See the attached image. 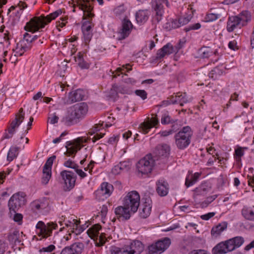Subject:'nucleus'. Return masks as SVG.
Listing matches in <instances>:
<instances>
[{
  "instance_id": "obj_1",
  "label": "nucleus",
  "mask_w": 254,
  "mask_h": 254,
  "mask_svg": "<svg viewBox=\"0 0 254 254\" xmlns=\"http://www.w3.org/2000/svg\"><path fill=\"white\" fill-rule=\"evenodd\" d=\"M88 111V107L86 103L76 104L68 108L61 122L66 126L76 125L84 119Z\"/></svg>"
},
{
  "instance_id": "obj_2",
  "label": "nucleus",
  "mask_w": 254,
  "mask_h": 254,
  "mask_svg": "<svg viewBox=\"0 0 254 254\" xmlns=\"http://www.w3.org/2000/svg\"><path fill=\"white\" fill-rule=\"evenodd\" d=\"M61 13L62 10L59 9L46 16L41 15L40 17L33 18L27 23L26 30L35 32L39 29L44 28L46 24L55 19Z\"/></svg>"
},
{
  "instance_id": "obj_3",
  "label": "nucleus",
  "mask_w": 254,
  "mask_h": 254,
  "mask_svg": "<svg viewBox=\"0 0 254 254\" xmlns=\"http://www.w3.org/2000/svg\"><path fill=\"white\" fill-rule=\"evenodd\" d=\"M193 130L190 126L184 127L175 135V143L180 149H184L190 143Z\"/></svg>"
},
{
  "instance_id": "obj_4",
  "label": "nucleus",
  "mask_w": 254,
  "mask_h": 254,
  "mask_svg": "<svg viewBox=\"0 0 254 254\" xmlns=\"http://www.w3.org/2000/svg\"><path fill=\"white\" fill-rule=\"evenodd\" d=\"M157 161V159L151 154H147L138 161L136 164V168L142 174H148L152 172Z\"/></svg>"
},
{
  "instance_id": "obj_5",
  "label": "nucleus",
  "mask_w": 254,
  "mask_h": 254,
  "mask_svg": "<svg viewBox=\"0 0 254 254\" xmlns=\"http://www.w3.org/2000/svg\"><path fill=\"white\" fill-rule=\"evenodd\" d=\"M140 195L135 190L128 192L123 200V205L129 208L132 212L135 213L139 206Z\"/></svg>"
},
{
  "instance_id": "obj_6",
  "label": "nucleus",
  "mask_w": 254,
  "mask_h": 254,
  "mask_svg": "<svg viewBox=\"0 0 254 254\" xmlns=\"http://www.w3.org/2000/svg\"><path fill=\"white\" fill-rule=\"evenodd\" d=\"M34 41V38L32 35L25 33L23 35V39L17 44L16 47L13 51L14 57H20L25 52L29 50L32 47V43Z\"/></svg>"
},
{
  "instance_id": "obj_7",
  "label": "nucleus",
  "mask_w": 254,
  "mask_h": 254,
  "mask_svg": "<svg viewBox=\"0 0 254 254\" xmlns=\"http://www.w3.org/2000/svg\"><path fill=\"white\" fill-rule=\"evenodd\" d=\"M26 195L23 192H18L13 194L10 198L8 206L10 211L15 213L20 208L25 205Z\"/></svg>"
},
{
  "instance_id": "obj_8",
  "label": "nucleus",
  "mask_w": 254,
  "mask_h": 254,
  "mask_svg": "<svg viewBox=\"0 0 254 254\" xmlns=\"http://www.w3.org/2000/svg\"><path fill=\"white\" fill-rule=\"evenodd\" d=\"M88 138L84 137H78L72 141H68L66 143L65 147L66 151L64 153L65 155L69 156L75 155L76 152L79 150L82 147L83 143L87 142Z\"/></svg>"
},
{
  "instance_id": "obj_9",
  "label": "nucleus",
  "mask_w": 254,
  "mask_h": 254,
  "mask_svg": "<svg viewBox=\"0 0 254 254\" xmlns=\"http://www.w3.org/2000/svg\"><path fill=\"white\" fill-rule=\"evenodd\" d=\"M24 114L23 109L20 108L19 110V113L16 114L15 119L11 122L10 127L8 128L7 132L5 133L4 138L8 139L12 137L13 135L15 132L16 128H17L23 121Z\"/></svg>"
},
{
  "instance_id": "obj_10",
  "label": "nucleus",
  "mask_w": 254,
  "mask_h": 254,
  "mask_svg": "<svg viewBox=\"0 0 254 254\" xmlns=\"http://www.w3.org/2000/svg\"><path fill=\"white\" fill-rule=\"evenodd\" d=\"M57 227V224L53 222H49L45 224L41 221H39L36 226L37 234L43 238H47L51 236L53 230L56 229Z\"/></svg>"
},
{
  "instance_id": "obj_11",
  "label": "nucleus",
  "mask_w": 254,
  "mask_h": 254,
  "mask_svg": "<svg viewBox=\"0 0 254 254\" xmlns=\"http://www.w3.org/2000/svg\"><path fill=\"white\" fill-rule=\"evenodd\" d=\"M170 244L171 240L168 238L159 240L148 246V253L149 254H161L169 247Z\"/></svg>"
},
{
  "instance_id": "obj_12",
  "label": "nucleus",
  "mask_w": 254,
  "mask_h": 254,
  "mask_svg": "<svg viewBox=\"0 0 254 254\" xmlns=\"http://www.w3.org/2000/svg\"><path fill=\"white\" fill-rule=\"evenodd\" d=\"M31 209L36 213L45 214L49 210V200L44 198L33 201L31 203Z\"/></svg>"
},
{
  "instance_id": "obj_13",
  "label": "nucleus",
  "mask_w": 254,
  "mask_h": 254,
  "mask_svg": "<svg viewBox=\"0 0 254 254\" xmlns=\"http://www.w3.org/2000/svg\"><path fill=\"white\" fill-rule=\"evenodd\" d=\"M170 152V146L166 144L158 145L154 151L156 159L158 161L159 159L162 160V162L164 163L166 158L169 156Z\"/></svg>"
},
{
  "instance_id": "obj_14",
  "label": "nucleus",
  "mask_w": 254,
  "mask_h": 254,
  "mask_svg": "<svg viewBox=\"0 0 254 254\" xmlns=\"http://www.w3.org/2000/svg\"><path fill=\"white\" fill-rule=\"evenodd\" d=\"M139 215L142 218H146L150 214L152 209V201L149 197L143 198L139 204Z\"/></svg>"
},
{
  "instance_id": "obj_15",
  "label": "nucleus",
  "mask_w": 254,
  "mask_h": 254,
  "mask_svg": "<svg viewBox=\"0 0 254 254\" xmlns=\"http://www.w3.org/2000/svg\"><path fill=\"white\" fill-rule=\"evenodd\" d=\"M61 176L67 189L69 190L75 186L76 176L71 171L64 170L61 172Z\"/></svg>"
},
{
  "instance_id": "obj_16",
  "label": "nucleus",
  "mask_w": 254,
  "mask_h": 254,
  "mask_svg": "<svg viewBox=\"0 0 254 254\" xmlns=\"http://www.w3.org/2000/svg\"><path fill=\"white\" fill-rule=\"evenodd\" d=\"M128 254H140L144 250L143 244L139 240H132L125 244Z\"/></svg>"
},
{
  "instance_id": "obj_17",
  "label": "nucleus",
  "mask_w": 254,
  "mask_h": 254,
  "mask_svg": "<svg viewBox=\"0 0 254 254\" xmlns=\"http://www.w3.org/2000/svg\"><path fill=\"white\" fill-rule=\"evenodd\" d=\"M229 240L218 244L212 249L213 254H225L234 250Z\"/></svg>"
},
{
  "instance_id": "obj_18",
  "label": "nucleus",
  "mask_w": 254,
  "mask_h": 254,
  "mask_svg": "<svg viewBox=\"0 0 254 254\" xmlns=\"http://www.w3.org/2000/svg\"><path fill=\"white\" fill-rule=\"evenodd\" d=\"M180 48L174 47L170 43H167L161 49H159L156 54V60H159L164 58L167 55H169L178 51Z\"/></svg>"
},
{
  "instance_id": "obj_19",
  "label": "nucleus",
  "mask_w": 254,
  "mask_h": 254,
  "mask_svg": "<svg viewBox=\"0 0 254 254\" xmlns=\"http://www.w3.org/2000/svg\"><path fill=\"white\" fill-rule=\"evenodd\" d=\"M114 190L113 185L107 182H104L101 184L100 188L96 191L97 196H102L104 199L109 197L112 193Z\"/></svg>"
},
{
  "instance_id": "obj_20",
  "label": "nucleus",
  "mask_w": 254,
  "mask_h": 254,
  "mask_svg": "<svg viewBox=\"0 0 254 254\" xmlns=\"http://www.w3.org/2000/svg\"><path fill=\"white\" fill-rule=\"evenodd\" d=\"M84 248V246L82 243H75L70 247H65L60 254H81Z\"/></svg>"
},
{
  "instance_id": "obj_21",
  "label": "nucleus",
  "mask_w": 254,
  "mask_h": 254,
  "mask_svg": "<svg viewBox=\"0 0 254 254\" xmlns=\"http://www.w3.org/2000/svg\"><path fill=\"white\" fill-rule=\"evenodd\" d=\"M132 26L131 22L129 20L124 19L122 28L118 33L119 39L123 40L128 37L131 31Z\"/></svg>"
},
{
  "instance_id": "obj_22",
  "label": "nucleus",
  "mask_w": 254,
  "mask_h": 254,
  "mask_svg": "<svg viewBox=\"0 0 254 254\" xmlns=\"http://www.w3.org/2000/svg\"><path fill=\"white\" fill-rule=\"evenodd\" d=\"M159 121L156 117H152L148 121L143 122L140 125L139 132L143 134H146L152 127H156Z\"/></svg>"
},
{
  "instance_id": "obj_23",
  "label": "nucleus",
  "mask_w": 254,
  "mask_h": 254,
  "mask_svg": "<svg viewBox=\"0 0 254 254\" xmlns=\"http://www.w3.org/2000/svg\"><path fill=\"white\" fill-rule=\"evenodd\" d=\"M191 101V98H189L186 93L178 92L172 96V104H179L181 106Z\"/></svg>"
},
{
  "instance_id": "obj_24",
  "label": "nucleus",
  "mask_w": 254,
  "mask_h": 254,
  "mask_svg": "<svg viewBox=\"0 0 254 254\" xmlns=\"http://www.w3.org/2000/svg\"><path fill=\"white\" fill-rule=\"evenodd\" d=\"M116 216L118 218H122L125 220H128L130 218L132 211L127 207L123 206L117 207L114 210Z\"/></svg>"
},
{
  "instance_id": "obj_25",
  "label": "nucleus",
  "mask_w": 254,
  "mask_h": 254,
  "mask_svg": "<svg viewBox=\"0 0 254 254\" xmlns=\"http://www.w3.org/2000/svg\"><path fill=\"white\" fill-rule=\"evenodd\" d=\"M242 24L236 16H229L227 22L226 29L228 32H233L236 28H241Z\"/></svg>"
},
{
  "instance_id": "obj_26",
  "label": "nucleus",
  "mask_w": 254,
  "mask_h": 254,
  "mask_svg": "<svg viewBox=\"0 0 254 254\" xmlns=\"http://www.w3.org/2000/svg\"><path fill=\"white\" fill-rule=\"evenodd\" d=\"M156 186V190L160 196H164L168 194L169 187L168 183L166 181L160 180L157 182Z\"/></svg>"
},
{
  "instance_id": "obj_27",
  "label": "nucleus",
  "mask_w": 254,
  "mask_h": 254,
  "mask_svg": "<svg viewBox=\"0 0 254 254\" xmlns=\"http://www.w3.org/2000/svg\"><path fill=\"white\" fill-rule=\"evenodd\" d=\"M85 96V91L81 89L72 91L69 93V100L72 103L83 100Z\"/></svg>"
},
{
  "instance_id": "obj_28",
  "label": "nucleus",
  "mask_w": 254,
  "mask_h": 254,
  "mask_svg": "<svg viewBox=\"0 0 254 254\" xmlns=\"http://www.w3.org/2000/svg\"><path fill=\"white\" fill-rule=\"evenodd\" d=\"M150 12L145 10H139L135 13V19L138 24L141 25L145 23L148 19Z\"/></svg>"
},
{
  "instance_id": "obj_29",
  "label": "nucleus",
  "mask_w": 254,
  "mask_h": 254,
  "mask_svg": "<svg viewBox=\"0 0 254 254\" xmlns=\"http://www.w3.org/2000/svg\"><path fill=\"white\" fill-rule=\"evenodd\" d=\"M154 10L155 13L154 18L157 20V22H159L161 20L164 12L163 5H162L159 0L156 2L155 5L154 6Z\"/></svg>"
},
{
  "instance_id": "obj_30",
  "label": "nucleus",
  "mask_w": 254,
  "mask_h": 254,
  "mask_svg": "<svg viewBox=\"0 0 254 254\" xmlns=\"http://www.w3.org/2000/svg\"><path fill=\"white\" fill-rule=\"evenodd\" d=\"M227 225L226 222L223 221L216 226L213 227L211 231L212 236L216 238L218 237L222 232L227 229Z\"/></svg>"
},
{
  "instance_id": "obj_31",
  "label": "nucleus",
  "mask_w": 254,
  "mask_h": 254,
  "mask_svg": "<svg viewBox=\"0 0 254 254\" xmlns=\"http://www.w3.org/2000/svg\"><path fill=\"white\" fill-rule=\"evenodd\" d=\"M200 176L199 173H195L194 174H191L187 176L186 179L185 185L188 188L193 185L196 183Z\"/></svg>"
},
{
  "instance_id": "obj_32",
  "label": "nucleus",
  "mask_w": 254,
  "mask_h": 254,
  "mask_svg": "<svg viewBox=\"0 0 254 254\" xmlns=\"http://www.w3.org/2000/svg\"><path fill=\"white\" fill-rule=\"evenodd\" d=\"M240 19L242 26L245 25L246 23L251 19V15L249 11L245 10L242 11L239 14L236 16Z\"/></svg>"
},
{
  "instance_id": "obj_33",
  "label": "nucleus",
  "mask_w": 254,
  "mask_h": 254,
  "mask_svg": "<svg viewBox=\"0 0 254 254\" xmlns=\"http://www.w3.org/2000/svg\"><path fill=\"white\" fill-rule=\"evenodd\" d=\"M101 229V227L99 224H95L90 227L87 231V235L91 238H98L100 234L99 231Z\"/></svg>"
},
{
  "instance_id": "obj_34",
  "label": "nucleus",
  "mask_w": 254,
  "mask_h": 254,
  "mask_svg": "<svg viewBox=\"0 0 254 254\" xmlns=\"http://www.w3.org/2000/svg\"><path fill=\"white\" fill-rule=\"evenodd\" d=\"M111 254H128L125 244L121 247L112 246L110 248Z\"/></svg>"
},
{
  "instance_id": "obj_35",
  "label": "nucleus",
  "mask_w": 254,
  "mask_h": 254,
  "mask_svg": "<svg viewBox=\"0 0 254 254\" xmlns=\"http://www.w3.org/2000/svg\"><path fill=\"white\" fill-rule=\"evenodd\" d=\"M19 149L18 147L15 146H12L10 148L7 155V161L10 162L17 157L19 153Z\"/></svg>"
},
{
  "instance_id": "obj_36",
  "label": "nucleus",
  "mask_w": 254,
  "mask_h": 254,
  "mask_svg": "<svg viewBox=\"0 0 254 254\" xmlns=\"http://www.w3.org/2000/svg\"><path fill=\"white\" fill-rule=\"evenodd\" d=\"M242 214L247 220L254 221V211L250 207H244Z\"/></svg>"
},
{
  "instance_id": "obj_37",
  "label": "nucleus",
  "mask_w": 254,
  "mask_h": 254,
  "mask_svg": "<svg viewBox=\"0 0 254 254\" xmlns=\"http://www.w3.org/2000/svg\"><path fill=\"white\" fill-rule=\"evenodd\" d=\"M224 72V68L222 66H217L211 70L209 73V76L213 79H217L219 76L222 75Z\"/></svg>"
},
{
  "instance_id": "obj_38",
  "label": "nucleus",
  "mask_w": 254,
  "mask_h": 254,
  "mask_svg": "<svg viewBox=\"0 0 254 254\" xmlns=\"http://www.w3.org/2000/svg\"><path fill=\"white\" fill-rule=\"evenodd\" d=\"M229 241H230V243L232 246V247H234L235 250L243 245L244 242V239L242 237L237 236L229 239Z\"/></svg>"
},
{
  "instance_id": "obj_39",
  "label": "nucleus",
  "mask_w": 254,
  "mask_h": 254,
  "mask_svg": "<svg viewBox=\"0 0 254 254\" xmlns=\"http://www.w3.org/2000/svg\"><path fill=\"white\" fill-rule=\"evenodd\" d=\"M19 232L17 230H14L8 235V240L12 243H19L20 242V240H19Z\"/></svg>"
},
{
  "instance_id": "obj_40",
  "label": "nucleus",
  "mask_w": 254,
  "mask_h": 254,
  "mask_svg": "<svg viewBox=\"0 0 254 254\" xmlns=\"http://www.w3.org/2000/svg\"><path fill=\"white\" fill-rule=\"evenodd\" d=\"M80 223V221L71 218L70 220H66L64 224L67 227H69V229L71 231L72 230H74L75 227H77Z\"/></svg>"
},
{
  "instance_id": "obj_41",
  "label": "nucleus",
  "mask_w": 254,
  "mask_h": 254,
  "mask_svg": "<svg viewBox=\"0 0 254 254\" xmlns=\"http://www.w3.org/2000/svg\"><path fill=\"white\" fill-rule=\"evenodd\" d=\"M177 120L173 119L167 114H164L162 115L161 122L163 125L171 124L172 126L174 124H177L176 122Z\"/></svg>"
},
{
  "instance_id": "obj_42",
  "label": "nucleus",
  "mask_w": 254,
  "mask_h": 254,
  "mask_svg": "<svg viewBox=\"0 0 254 254\" xmlns=\"http://www.w3.org/2000/svg\"><path fill=\"white\" fill-rule=\"evenodd\" d=\"M52 171L44 170L43 169V175L41 178V183L43 185H47L51 178Z\"/></svg>"
},
{
  "instance_id": "obj_43",
  "label": "nucleus",
  "mask_w": 254,
  "mask_h": 254,
  "mask_svg": "<svg viewBox=\"0 0 254 254\" xmlns=\"http://www.w3.org/2000/svg\"><path fill=\"white\" fill-rule=\"evenodd\" d=\"M221 16V14L220 13L217 11H214L213 12L208 13L206 15L205 19L207 22H212L218 19Z\"/></svg>"
},
{
  "instance_id": "obj_44",
  "label": "nucleus",
  "mask_w": 254,
  "mask_h": 254,
  "mask_svg": "<svg viewBox=\"0 0 254 254\" xmlns=\"http://www.w3.org/2000/svg\"><path fill=\"white\" fill-rule=\"evenodd\" d=\"M110 125H108L107 123L104 122L101 124H96L90 131L89 133L91 135L95 134L97 131H99L101 129L104 127H108Z\"/></svg>"
},
{
  "instance_id": "obj_45",
  "label": "nucleus",
  "mask_w": 254,
  "mask_h": 254,
  "mask_svg": "<svg viewBox=\"0 0 254 254\" xmlns=\"http://www.w3.org/2000/svg\"><path fill=\"white\" fill-rule=\"evenodd\" d=\"M17 7H18V9L16 12L15 16L17 17H19L21 16L23 10L27 7V5L25 2L19 1L17 4Z\"/></svg>"
},
{
  "instance_id": "obj_46",
  "label": "nucleus",
  "mask_w": 254,
  "mask_h": 254,
  "mask_svg": "<svg viewBox=\"0 0 254 254\" xmlns=\"http://www.w3.org/2000/svg\"><path fill=\"white\" fill-rule=\"evenodd\" d=\"M199 53L202 58H207L212 55V52L209 48L204 47L199 50Z\"/></svg>"
},
{
  "instance_id": "obj_47",
  "label": "nucleus",
  "mask_w": 254,
  "mask_h": 254,
  "mask_svg": "<svg viewBox=\"0 0 254 254\" xmlns=\"http://www.w3.org/2000/svg\"><path fill=\"white\" fill-rule=\"evenodd\" d=\"M178 124L173 125L171 127V129L168 130H164L160 131L159 133L162 136H167L173 133L178 129Z\"/></svg>"
},
{
  "instance_id": "obj_48",
  "label": "nucleus",
  "mask_w": 254,
  "mask_h": 254,
  "mask_svg": "<svg viewBox=\"0 0 254 254\" xmlns=\"http://www.w3.org/2000/svg\"><path fill=\"white\" fill-rule=\"evenodd\" d=\"M56 159V156L53 155L49 157L45 164L43 169L44 170L51 171L54 160Z\"/></svg>"
},
{
  "instance_id": "obj_49",
  "label": "nucleus",
  "mask_w": 254,
  "mask_h": 254,
  "mask_svg": "<svg viewBox=\"0 0 254 254\" xmlns=\"http://www.w3.org/2000/svg\"><path fill=\"white\" fill-rule=\"evenodd\" d=\"M112 91H115L116 92V93L118 94L119 93L122 94H127L128 93V90L123 86H118L116 85L113 86V88L111 90Z\"/></svg>"
},
{
  "instance_id": "obj_50",
  "label": "nucleus",
  "mask_w": 254,
  "mask_h": 254,
  "mask_svg": "<svg viewBox=\"0 0 254 254\" xmlns=\"http://www.w3.org/2000/svg\"><path fill=\"white\" fill-rule=\"evenodd\" d=\"M209 188L206 183L202 184L198 188H197V192L200 194L204 195L208 191Z\"/></svg>"
},
{
  "instance_id": "obj_51",
  "label": "nucleus",
  "mask_w": 254,
  "mask_h": 254,
  "mask_svg": "<svg viewBox=\"0 0 254 254\" xmlns=\"http://www.w3.org/2000/svg\"><path fill=\"white\" fill-rule=\"evenodd\" d=\"M131 69L130 67V65L129 64L124 65L122 67H118L117 69V72L118 75H120V73L124 74L125 72H128Z\"/></svg>"
},
{
  "instance_id": "obj_52",
  "label": "nucleus",
  "mask_w": 254,
  "mask_h": 254,
  "mask_svg": "<svg viewBox=\"0 0 254 254\" xmlns=\"http://www.w3.org/2000/svg\"><path fill=\"white\" fill-rule=\"evenodd\" d=\"M81 28L82 32H92V25L90 20L84 22Z\"/></svg>"
},
{
  "instance_id": "obj_53",
  "label": "nucleus",
  "mask_w": 254,
  "mask_h": 254,
  "mask_svg": "<svg viewBox=\"0 0 254 254\" xmlns=\"http://www.w3.org/2000/svg\"><path fill=\"white\" fill-rule=\"evenodd\" d=\"M83 35V39L86 45L89 43L92 37V32H82Z\"/></svg>"
},
{
  "instance_id": "obj_54",
  "label": "nucleus",
  "mask_w": 254,
  "mask_h": 254,
  "mask_svg": "<svg viewBox=\"0 0 254 254\" xmlns=\"http://www.w3.org/2000/svg\"><path fill=\"white\" fill-rule=\"evenodd\" d=\"M244 155V150L242 147H239L235 151V155L237 161L241 160V158Z\"/></svg>"
},
{
  "instance_id": "obj_55",
  "label": "nucleus",
  "mask_w": 254,
  "mask_h": 254,
  "mask_svg": "<svg viewBox=\"0 0 254 254\" xmlns=\"http://www.w3.org/2000/svg\"><path fill=\"white\" fill-rule=\"evenodd\" d=\"M134 93L136 95L140 97L142 100L147 98V93L144 90H136Z\"/></svg>"
},
{
  "instance_id": "obj_56",
  "label": "nucleus",
  "mask_w": 254,
  "mask_h": 254,
  "mask_svg": "<svg viewBox=\"0 0 254 254\" xmlns=\"http://www.w3.org/2000/svg\"><path fill=\"white\" fill-rule=\"evenodd\" d=\"M64 165L66 167L74 169H76V168H78L77 165H76L73 161H71L70 159H68V160L66 161L64 163Z\"/></svg>"
},
{
  "instance_id": "obj_57",
  "label": "nucleus",
  "mask_w": 254,
  "mask_h": 254,
  "mask_svg": "<svg viewBox=\"0 0 254 254\" xmlns=\"http://www.w3.org/2000/svg\"><path fill=\"white\" fill-rule=\"evenodd\" d=\"M120 167H121L122 171H127L128 170L130 166V164L128 161H123L121 162L119 164H118Z\"/></svg>"
},
{
  "instance_id": "obj_58",
  "label": "nucleus",
  "mask_w": 254,
  "mask_h": 254,
  "mask_svg": "<svg viewBox=\"0 0 254 254\" xmlns=\"http://www.w3.org/2000/svg\"><path fill=\"white\" fill-rule=\"evenodd\" d=\"M201 27V25L199 23H195L193 24L190 25L187 27L185 28L186 32L189 31L191 30H197Z\"/></svg>"
},
{
  "instance_id": "obj_59",
  "label": "nucleus",
  "mask_w": 254,
  "mask_h": 254,
  "mask_svg": "<svg viewBox=\"0 0 254 254\" xmlns=\"http://www.w3.org/2000/svg\"><path fill=\"white\" fill-rule=\"evenodd\" d=\"M178 20L179 21V24H180V27H181L182 26H183V25H186L187 23H188L190 20V18L188 16H187V17L182 16V17H179L178 19Z\"/></svg>"
},
{
  "instance_id": "obj_60",
  "label": "nucleus",
  "mask_w": 254,
  "mask_h": 254,
  "mask_svg": "<svg viewBox=\"0 0 254 254\" xmlns=\"http://www.w3.org/2000/svg\"><path fill=\"white\" fill-rule=\"evenodd\" d=\"M88 226L82 225L81 226H77L75 227L74 230H72L71 232L75 233L76 235L80 234L81 232H82L85 229L87 228Z\"/></svg>"
},
{
  "instance_id": "obj_61",
  "label": "nucleus",
  "mask_w": 254,
  "mask_h": 254,
  "mask_svg": "<svg viewBox=\"0 0 254 254\" xmlns=\"http://www.w3.org/2000/svg\"><path fill=\"white\" fill-rule=\"evenodd\" d=\"M55 249V246L53 245H50L47 247L42 248L40 252L50 253L53 251Z\"/></svg>"
},
{
  "instance_id": "obj_62",
  "label": "nucleus",
  "mask_w": 254,
  "mask_h": 254,
  "mask_svg": "<svg viewBox=\"0 0 254 254\" xmlns=\"http://www.w3.org/2000/svg\"><path fill=\"white\" fill-rule=\"evenodd\" d=\"M58 120L59 117L56 116V113H54L53 115H51V116L49 117L48 122L51 124H54L58 123Z\"/></svg>"
},
{
  "instance_id": "obj_63",
  "label": "nucleus",
  "mask_w": 254,
  "mask_h": 254,
  "mask_svg": "<svg viewBox=\"0 0 254 254\" xmlns=\"http://www.w3.org/2000/svg\"><path fill=\"white\" fill-rule=\"evenodd\" d=\"M215 215V212H209L208 213L201 215L200 218L201 219L204 220H208L209 219L213 217Z\"/></svg>"
},
{
  "instance_id": "obj_64",
  "label": "nucleus",
  "mask_w": 254,
  "mask_h": 254,
  "mask_svg": "<svg viewBox=\"0 0 254 254\" xmlns=\"http://www.w3.org/2000/svg\"><path fill=\"white\" fill-rule=\"evenodd\" d=\"M126 10L123 6H119L115 9V13L118 15H123Z\"/></svg>"
}]
</instances>
